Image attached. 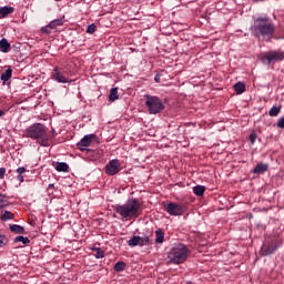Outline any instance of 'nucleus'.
Returning <instances> with one entry per match:
<instances>
[{"label":"nucleus","mask_w":284,"mask_h":284,"mask_svg":"<svg viewBox=\"0 0 284 284\" xmlns=\"http://www.w3.org/2000/svg\"><path fill=\"white\" fill-rule=\"evenodd\" d=\"M24 136L37 141L42 148H50V135L44 124L33 123L26 129Z\"/></svg>","instance_id":"nucleus-1"},{"label":"nucleus","mask_w":284,"mask_h":284,"mask_svg":"<svg viewBox=\"0 0 284 284\" xmlns=\"http://www.w3.org/2000/svg\"><path fill=\"white\" fill-rule=\"evenodd\" d=\"M114 212L122 219H139L141 216V202L136 199H130L124 204L113 205Z\"/></svg>","instance_id":"nucleus-2"},{"label":"nucleus","mask_w":284,"mask_h":284,"mask_svg":"<svg viewBox=\"0 0 284 284\" xmlns=\"http://www.w3.org/2000/svg\"><path fill=\"white\" fill-rule=\"evenodd\" d=\"M253 36L260 38L261 36L272 38L275 33V24L267 16H260L254 18L252 26Z\"/></svg>","instance_id":"nucleus-3"},{"label":"nucleus","mask_w":284,"mask_h":284,"mask_svg":"<svg viewBox=\"0 0 284 284\" xmlns=\"http://www.w3.org/2000/svg\"><path fill=\"white\" fill-rule=\"evenodd\" d=\"M187 254H190V248L185 244H176L168 253V263H173L174 265H181L187 261Z\"/></svg>","instance_id":"nucleus-4"},{"label":"nucleus","mask_w":284,"mask_h":284,"mask_svg":"<svg viewBox=\"0 0 284 284\" xmlns=\"http://www.w3.org/2000/svg\"><path fill=\"white\" fill-rule=\"evenodd\" d=\"M144 99L149 114H161V111L165 110V104H163V100L159 97L146 94Z\"/></svg>","instance_id":"nucleus-5"},{"label":"nucleus","mask_w":284,"mask_h":284,"mask_svg":"<svg viewBox=\"0 0 284 284\" xmlns=\"http://www.w3.org/2000/svg\"><path fill=\"white\" fill-rule=\"evenodd\" d=\"M277 61H284V51H266L262 55L264 65H274Z\"/></svg>","instance_id":"nucleus-6"},{"label":"nucleus","mask_w":284,"mask_h":284,"mask_svg":"<svg viewBox=\"0 0 284 284\" xmlns=\"http://www.w3.org/2000/svg\"><path fill=\"white\" fill-rule=\"evenodd\" d=\"M282 242L278 239H273L272 241H266L264 245H262V255L270 256V254H274L278 247H281Z\"/></svg>","instance_id":"nucleus-7"},{"label":"nucleus","mask_w":284,"mask_h":284,"mask_svg":"<svg viewBox=\"0 0 284 284\" xmlns=\"http://www.w3.org/2000/svg\"><path fill=\"white\" fill-rule=\"evenodd\" d=\"M165 211L168 212V214H170V216H182V214L185 213V206L176 204L174 202H170L165 206Z\"/></svg>","instance_id":"nucleus-8"},{"label":"nucleus","mask_w":284,"mask_h":284,"mask_svg":"<svg viewBox=\"0 0 284 284\" xmlns=\"http://www.w3.org/2000/svg\"><path fill=\"white\" fill-rule=\"evenodd\" d=\"M94 139H97V134H88V135H84V136L77 143L78 150H81V152H85V150H88V148H90V145H92V141H94Z\"/></svg>","instance_id":"nucleus-9"},{"label":"nucleus","mask_w":284,"mask_h":284,"mask_svg":"<svg viewBox=\"0 0 284 284\" xmlns=\"http://www.w3.org/2000/svg\"><path fill=\"white\" fill-rule=\"evenodd\" d=\"M119 172H121V162H119V160H116V159L111 160L105 165V173L109 176H114V174H119Z\"/></svg>","instance_id":"nucleus-10"},{"label":"nucleus","mask_w":284,"mask_h":284,"mask_svg":"<svg viewBox=\"0 0 284 284\" xmlns=\"http://www.w3.org/2000/svg\"><path fill=\"white\" fill-rule=\"evenodd\" d=\"M52 81H57V83H70V80H68V77H65V73H63V70L59 67H55L51 73Z\"/></svg>","instance_id":"nucleus-11"},{"label":"nucleus","mask_w":284,"mask_h":284,"mask_svg":"<svg viewBox=\"0 0 284 284\" xmlns=\"http://www.w3.org/2000/svg\"><path fill=\"white\" fill-rule=\"evenodd\" d=\"M270 165L267 163H258L254 170L253 174H265L268 171Z\"/></svg>","instance_id":"nucleus-12"},{"label":"nucleus","mask_w":284,"mask_h":284,"mask_svg":"<svg viewBox=\"0 0 284 284\" xmlns=\"http://www.w3.org/2000/svg\"><path fill=\"white\" fill-rule=\"evenodd\" d=\"M14 12V8L13 7H1L0 8V19H6V17H8V14H12Z\"/></svg>","instance_id":"nucleus-13"},{"label":"nucleus","mask_w":284,"mask_h":284,"mask_svg":"<svg viewBox=\"0 0 284 284\" xmlns=\"http://www.w3.org/2000/svg\"><path fill=\"white\" fill-rule=\"evenodd\" d=\"M0 52H10V42L6 38L0 40Z\"/></svg>","instance_id":"nucleus-14"},{"label":"nucleus","mask_w":284,"mask_h":284,"mask_svg":"<svg viewBox=\"0 0 284 284\" xmlns=\"http://www.w3.org/2000/svg\"><path fill=\"white\" fill-rule=\"evenodd\" d=\"M1 81H10L12 79V68L8 67V69L1 73L0 75Z\"/></svg>","instance_id":"nucleus-15"},{"label":"nucleus","mask_w":284,"mask_h":284,"mask_svg":"<svg viewBox=\"0 0 284 284\" xmlns=\"http://www.w3.org/2000/svg\"><path fill=\"white\" fill-rule=\"evenodd\" d=\"M116 100H119V89L112 88L109 93V101H111V103H114V101Z\"/></svg>","instance_id":"nucleus-16"},{"label":"nucleus","mask_w":284,"mask_h":284,"mask_svg":"<svg viewBox=\"0 0 284 284\" xmlns=\"http://www.w3.org/2000/svg\"><path fill=\"white\" fill-rule=\"evenodd\" d=\"M165 240V233L161 229L155 231V243L161 244Z\"/></svg>","instance_id":"nucleus-17"},{"label":"nucleus","mask_w":284,"mask_h":284,"mask_svg":"<svg viewBox=\"0 0 284 284\" xmlns=\"http://www.w3.org/2000/svg\"><path fill=\"white\" fill-rule=\"evenodd\" d=\"M141 243V236L134 235L128 241V245L130 247H136V245H140Z\"/></svg>","instance_id":"nucleus-18"},{"label":"nucleus","mask_w":284,"mask_h":284,"mask_svg":"<svg viewBox=\"0 0 284 284\" xmlns=\"http://www.w3.org/2000/svg\"><path fill=\"white\" fill-rule=\"evenodd\" d=\"M55 170L57 172H68V170H70V166L65 162H57Z\"/></svg>","instance_id":"nucleus-19"},{"label":"nucleus","mask_w":284,"mask_h":284,"mask_svg":"<svg viewBox=\"0 0 284 284\" xmlns=\"http://www.w3.org/2000/svg\"><path fill=\"white\" fill-rule=\"evenodd\" d=\"M63 23H64L63 19L59 18V19L52 20L49 23V28H51L52 30H57V28L63 26Z\"/></svg>","instance_id":"nucleus-20"},{"label":"nucleus","mask_w":284,"mask_h":284,"mask_svg":"<svg viewBox=\"0 0 284 284\" xmlns=\"http://www.w3.org/2000/svg\"><path fill=\"white\" fill-rule=\"evenodd\" d=\"M13 243H22V245H28V243H30V239L23 235H19L13 239Z\"/></svg>","instance_id":"nucleus-21"},{"label":"nucleus","mask_w":284,"mask_h":284,"mask_svg":"<svg viewBox=\"0 0 284 284\" xmlns=\"http://www.w3.org/2000/svg\"><path fill=\"white\" fill-rule=\"evenodd\" d=\"M234 90H235L236 94H243L245 92V83H243V82L235 83Z\"/></svg>","instance_id":"nucleus-22"},{"label":"nucleus","mask_w":284,"mask_h":284,"mask_svg":"<svg viewBox=\"0 0 284 284\" xmlns=\"http://www.w3.org/2000/svg\"><path fill=\"white\" fill-rule=\"evenodd\" d=\"M24 172H27L24 166H20L17 169V174H18L17 181H19L20 183H23L24 181V178H23Z\"/></svg>","instance_id":"nucleus-23"},{"label":"nucleus","mask_w":284,"mask_h":284,"mask_svg":"<svg viewBox=\"0 0 284 284\" xmlns=\"http://www.w3.org/2000/svg\"><path fill=\"white\" fill-rule=\"evenodd\" d=\"M193 193L195 194V196H203V194H205V186H203V185L194 186Z\"/></svg>","instance_id":"nucleus-24"},{"label":"nucleus","mask_w":284,"mask_h":284,"mask_svg":"<svg viewBox=\"0 0 284 284\" xmlns=\"http://www.w3.org/2000/svg\"><path fill=\"white\" fill-rule=\"evenodd\" d=\"M10 230H11V232H14L16 234H23V232H26V229H23V226H21L19 224L10 225Z\"/></svg>","instance_id":"nucleus-25"},{"label":"nucleus","mask_w":284,"mask_h":284,"mask_svg":"<svg viewBox=\"0 0 284 284\" xmlns=\"http://www.w3.org/2000/svg\"><path fill=\"white\" fill-rule=\"evenodd\" d=\"M282 112V108L281 106H273L271 108V110L268 111V115L270 116H278V114H281Z\"/></svg>","instance_id":"nucleus-26"},{"label":"nucleus","mask_w":284,"mask_h":284,"mask_svg":"<svg viewBox=\"0 0 284 284\" xmlns=\"http://www.w3.org/2000/svg\"><path fill=\"white\" fill-rule=\"evenodd\" d=\"M12 219H14V215L10 211H4L1 215V221H12Z\"/></svg>","instance_id":"nucleus-27"},{"label":"nucleus","mask_w":284,"mask_h":284,"mask_svg":"<svg viewBox=\"0 0 284 284\" xmlns=\"http://www.w3.org/2000/svg\"><path fill=\"white\" fill-rule=\"evenodd\" d=\"M8 205H10L8 197L3 194H0V207H8Z\"/></svg>","instance_id":"nucleus-28"},{"label":"nucleus","mask_w":284,"mask_h":284,"mask_svg":"<svg viewBox=\"0 0 284 284\" xmlns=\"http://www.w3.org/2000/svg\"><path fill=\"white\" fill-rule=\"evenodd\" d=\"M152 242L150 241V236L144 235L140 236V246L143 247V245H150Z\"/></svg>","instance_id":"nucleus-29"},{"label":"nucleus","mask_w":284,"mask_h":284,"mask_svg":"<svg viewBox=\"0 0 284 284\" xmlns=\"http://www.w3.org/2000/svg\"><path fill=\"white\" fill-rule=\"evenodd\" d=\"M125 270V262H116L114 265L115 272H123Z\"/></svg>","instance_id":"nucleus-30"},{"label":"nucleus","mask_w":284,"mask_h":284,"mask_svg":"<svg viewBox=\"0 0 284 284\" xmlns=\"http://www.w3.org/2000/svg\"><path fill=\"white\" fill-rule=\"evenodd\" d=\"M52 27L50 24H47L45 27L41 28V32H44V34H52Z\"/></svg>","instance_id":"nucleus-31"},{"label":"nucleus","mask_w":284,"mask_h":284,"mask_svg":"<svg viewBox=\"0 0 284 284\" xmlns=\"http://www.w3.org/2000/svg\"><path fill=\"white\" fill-rule=\"evenodd\" d=\"M88 34H94L97 32V24L92 23L87 29Z\"/></svg>","instance_id":"nucleus-32"},{"label":"nucleus","mask_w":284,"mask_h":284,"mask_svg":"<svg viewBox=\"0 0 284 284\" xmlns=\"http://www.w3.org/2000/svg\"><path fill=\"white\" fill-rule=\"evenodd\" d=\"M97 253H95V258H103V256H105V252L101 248H95Z\"/></svg>","instance_id":"nucleus-33"},{"label":"nucleus","mask_w":284,"mask_h":284,"mask_svg":"<svg viewBox=\"0 0 284 284\" xmlns=\"http://www.w3.org/2000/svg\"><path fill=\"white\" fill-rule=\"evenodd\" d=\"M7 239L6 235L0 234V247H4V245L7 244Z\"/></svg>","instance_id":"nucleus-34"},{"label":"nucleus","mask_w":284,"mask_h":284,"mask_svg":"<svg viewBox=\"0 0 284 284\" xmlns=\"http://www.w3.org/2000/svg\"><path fill=\"white\" fill-rule=\"evenodd\" d=\"M277 128L284 130V116H281L277 121Z\"/></svg>","instance_id":"nucleus-35"},{"label":"nucleus","mask_w":284,"mask_h":284,"mask_svg":"<svg viewBox=\"0 0 284 284\" xmlns=\"http://www.w3.org/2000/svg\"><path fill=\"white\" fill-rule=\"evenodd\" d=\"M256 139H257L256 132H252V133H251V143L254 144L255 141H256Z\"/></svg>","instance_id":"nucleus-36"},{"label":"nucleus","mask_w":284,"mask_h":284,"mask_svg":"<svg viewBox=\"0 0 284 284\" xmlns=\"http://www.w3.org/2000/svg\"><path fill=\"white\" fill-rule=\"evenodd\" d=\"M155 83H161V73H156L154 77Z\"/></svg>","instance_id":"nucleus-37"},{"label":"nucleus","mask_w":284,"mask_h":284,"mask_svg":"<svg viewBox=\"0 0 284 284\" xmlns=\"http://www.w3.org/2000/svg\"><path fill=\"white\" fill-rule=\"evenodd\" d=\"M6 176V169L0 168V179H3Z\"/></svg>","instance_id":"nucleus-38"},{"label":"nucleus","mask_w":284,"mask_h":284,"mask_svg":"<svg viewBox=\"0 0 284 284\" xmlns=\"http://www.w3.org/2000/svg\"><path fill=\"white\" fill-rule=\"evenodd\" d=\"M52 190H54V184H49L48 186L49 194H52Z\"/></svg>","instance_id":"nucleus-39"},{"label":"nucleus","mask_w":284,"mask_h":284,"mask_svg":"<svg viewBox=\"0 0 284 284\" xmlns=\"http://www.w3.org/2000/svg\"><path fill=\"white\" fill-rule=\"evenodd\" d=\"M6 114V111L0 110V116H3Z\"/></svg>","instance_id":"nucleus-40"},{"label":"nucleus","mask_w":284,"mask_h":284,"mask_svg":"<svg viewBox=\"0 0 284 284\" xmlns=\"http://www.w3.org/2000/svg\"><path fill=\"white\" fill-rule=\"evenodd\" d=\"M52 133L54 134V130H52Z\"/></svg>","instance_id":"nucleus-41"}]
</instances>
